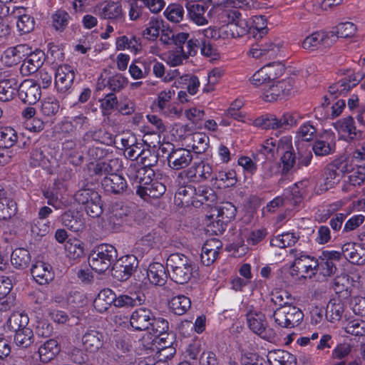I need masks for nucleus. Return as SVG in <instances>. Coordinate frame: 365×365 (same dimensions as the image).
Listing matches in <instances>:
<instances>
[{
  "mask_svg": "<svg viewBox=\"0 0 365 365\" xmlns=\"http://www.w3.org/2000/svg\"><path fill=\"white\" fill-rule=\"evenodd\" d=\"M166 268L171 280L179 284H185L193 277L195 264L185 255L173 253L167 259Z\"/></svg>",
  "mask_w": 365,
  "mask_h": 365,
  "instance_id": "nucleus-1",
  "label": "nucleus"
},
{
  "mask_svg": "<svg viewBox=\"0 0 365 365\" xmlns=\"http://www.w3.org/2000/svg\"><path fill=\"white\" fill-rule=\"evenodd\" d=\"M118 257L115 247L110 244L96 246L89 254L88 264L98 273H103L114 264Z\"/></svg>",
  "mask_w": 365,
  "mask_h": 365,
  "instance_id": "nucleus-2",
  "label": "nucleus"
},
{
  "mask_svg": "<svg viewBox=\"0 0 365 365\" xmlns=\"http://www.w3.org/2000/svg\"><path fill=\"white\" fill-rule=\"evenodd\" d=\"M296 113L285 112L277 118L274 115H267L255 120L257 126L262 129H289L296 126L299 118Z\"/></svg>",
  "mask_w": 365,
  "mask_h": 365,
  "instance_id": "nucleus-3",
  "label": "nucleus"
},
{
  "mask_svg": "<svg viewBox=\"0 0 365 365\" xmlns=\"http://www.w3.org/2000/svg\"><path fill=\"white\" fill-rule=\"evenodd\" d=\"M275 323L282 328L292 329L299 326L303 320L302 311L291 304L278 307L273 313Z\"/></svg>",
  "mask_w": 365,
  "mask_h": 365,
  "instance_id": "nucleus-4",
  "label": "nucleus"
},
{
  "mask_svg": "<svg viewBox=\"0 0 365 365\" xmlns=\"http://www.w3.org/2000/svg\"><path fill=\"white\" fill-rule=\"evenodd\" d=\"M292 93L293 85L291 79L270 82L262 88V99L267 102H273L290 96Z\"/></svg>",
  "mask_w": 365,
  "mask_h": 365,
  "instance_id": "nucleus-5",
  "label": "nucleus"
},
{
  "mask_svg": "<svg viewBox=\"0 0 365 365\" xmlns=\"http://www.w3.org/2000/svg\"><path fill=\"white\" fill-rule=\"evenodd\" d=\"M138 267V260L135 255L123 256L114 262L112 276L118 281H126L136 271Z\"/></svg>",
  "mask_w": 365,
  "mask_h": 365,
  "instance_id": "nucleus-6",
  "label": "nucleus"
},
{
  "mask_svg": "<svg viewBox=\"0 0 365 365\" xmlns=\"http://www.w3.org/2000/svg\"><path fill=\"white\" fill-rule=\"evenodd\" d=\"M212 168L205 161L194 163L192 166L178 173L177 179H187L190 182H201L212 178Z\"/></svg>",
  "mask_w": 365,
  "mask_h": 365,
  "instance_id": "nucleus-7",
  "label": "nucleus"
},
{
  "mask_svg": "<svg viewBox=\"0 0 365 365\" xmlns=\"http://www.w3.org/2000/svg\"><path fill=\"white\" fill-rule=\"evenodd\" d=\"M300 257L301 258L292 262L291 266L292 274L303 278H312L317 271L319 260L306 254Z\"/></svg>",
  "mask_w": 365,
  "mask_h": 365,
  "instance_id": "nucleus-8",
  "label": "nucleus"
},
{
  "mask_svg": "<svg viewBox=\"0 0 365 365\" xmlns=\"http://www.w3.org/2000/svg\"><path fill=\"white\" fill-rule=\"evenodd\" d=\"M75 73L73 68L67 64L58 66L55 73V86L58 93H68L71 92Z\"/></svg>",
  "mask_w": 365,
  "mask_h": 365,
  "instance_id": "nucleus-9",
  "label": "nucleus"
},
{
  "mask_svg": "<svg viewBox=\"0 0 365 365\" xmlns=\"http://www.w3.org/2000/svg\"><path fill=\"white\" fill-rule=\"evenodd\" d=\"M282 43H274L269 39H261L252 46L250 53L253 58H264L272 59L277 56Z\"/></svg>",
  "mask_w": 365,
  "mask_h": 365,
  "instance_id": "nucleus-10",
  "label": "nucleus"
},
{
  "mask_svg": "<svg viewBox=\"0 0 365 365\" xmlns=\"http://www.w3.org/2000/svg\"><path fill=\"white\" fill-rule=\"evenodd\" d=\"M334 127L339 133L346 134V140L348 142L360 140L365 137V131L361 128H356L351 116L338 120L334 123Z\"/></svg>",
  "mask_w": 365,
  "mask_h": 365,
  "instance_id": "nucleus-11",
  "label": "nucleus"
},
{
  "mask_svg": "<svg viewBox=\"0 0 365 365\" xmlns=\"http://www.w3.org/2000/svg\"><path fill=\"white\" fill-rule=\"evenodd\" d=\"M17 92L19 98L29 105L36 103L41 94L40 85L32 79H26L18 85Z\"/></svg>",
  "mask_w": 365,
  "mask_h": 365,
  "instance_id": "nucleus-12",
  "label": "nucleus"
},
{
  "mask_svg": "<svg viewBox=\"0 0 365 365\" xmlns=\"http://www.w3.org/2000/svg\"><path fill=\"white\" fill-rule=\"evenodd\" d=\"M334 36V32H314L307 36L302 43L303 48L314 51L321 46L324 47L330 46L334 41L331 37Z\"/></svg>",
  "mask_w": 365,
  "mask_h": 365,
  "instance_id": "nucleus-13",
  "label": "nucleus"
},
{
  "mask_svg": "<svg viewBox=\"0 0 365 365\" xmlns=\"http://www.w3.org/2000/svg\"><path fill=\"white\" fill-rule=\"evenodd\" d=\"M45 53L42 50L36 49L24 60L20 73L24 76H29L38 71L45 61Z\"/></svg>",
  "mask_w": 365,
  "mask_h": 365,
  "instance_id": "nucleus-14",
  "label": "nucleus"
},
{
  "mask_svg": "<svg viewBox=\"0 0 365 365\" xmlns=\"http://www.w3.org/2000/svg\"><path fill=\"white\" fill-rule=\"evenodd\" d=\"M59 351L60 348L57 341L49 339L38 348H34V352L31 355V358L36 362L39 361L42 363H48L55 357Z\"/></svg>",
  "mask_w": 365,
  "mask_h": 365,
  "instance_id": "nucleus-15",
  "label": "nucleus"
},
{
  "mask_svg": "<svg viewBox=\"0 0 365 365\" xmlns=\"http://www.w3.org/2000/svg\"><path fill=\"white\" fill-rule=\"evenodd\" d=\"M166 187L164 184L150 179L148 182H143L142 185L136 187V194L144 200H149L151 198H158L165 192Z\"/></svg>",
  "mask_w": 365,
  "mask_h": 365,
  "instance_id": "nucleus-16",
  "label": "nucleus"
},
{
  "mask_svg": "<svg viewBox=\"0 0 365 365\" xmlns=\"http://www.w3.org/2000/svg\"><path fill=\"white\" fill-rule=\"evenodd\" d=\"M341 254L351 264H365V247L359 243L349 242L344 244L341 247Z\"/></svg>",
  "mask_w": 365,
  "mask_h": 365,
  "instance_id": "nucleus-17",
  "label": "nucleus"
},
{
  "mask_svg": "<svg viewBox=\"0 0 365 365\" xmlns=\"http://www.w3.org/2000/svg\"><path fill=\"white\" fill-rule=\"evenodd\" d=\"M247 322L249 328L256 334L267 339L272 333H267V322L266 317L260 312L251 311L247 314Z\"/></svg>",
  "mask_w": 365,
  "mask_h": 365,
  "instance_id": "nucleus-18",
  "label": "nucleus"
},
{
  "mask_svg": "<svg viewBox=\"0 0 365 365\" xmlns=\"http://www.w3.org/2000/svg\"><path fill=\"white\" fill-rule=\"evenodd\" d=\"M193 159L190 150L185 148L173 149L168 154V164L173 170H178L187 168Z\"/></svg>",
  "mask_w": 365,
  "mask_h": 365,
  "instance_id": "nucleus-19",
  "label": "nucleus"
},
{
  "mask_svg": "<svg viewBox=\"0 0 365 365\" xmlns=\"http://www.w3.org/2000/svg\"><path fill=\"white\" fill-rule=\"evenodd\" d=\"M126 175L132 181L133 188L136 190V187L143 186V182H147L151 179L150 176L154 175V171L152 169L131 163L127 168Z\"/></svg>",
  "mask_w": 365,
  "mask_h": 365,
  "instance_id": "nucleus-20",
  "label": "nucleus"
},
{
  "mask_svg": "<svg viewBox=\"0 0 365 365\" xmlns=\"http://www.w3.org/2000/svg\"><path fill=\"white\" fill-rule=\"evenodd\" d=\"M169 329L168 322L162 317H155L153 314L152 320L150 321V326L146 330L150 334H153L156 338H160V341L163 343V348L168 347L173 344L172 339L168 340V337H163L165 335L168 336L167 333Z\"/></svg>",
  "mask_w": 365,
  "mask_h": 365,
  "instance_id": "nucleus-21",
  "label": "nucleus"
},
{
  "mask_svg": "<svg viewBox=\"0 0 365 365\" xmlns=\"http://www.w3.org/2000/svg\"><path fill=\"white\" fill-rule=\"evenodd\" d=\"M190 19L197 25L203 26L208 24L211 10L207 11L208 6L205 4L187 2L186 4Z\"/></svg>",
  "mask_w": 365,
  "mask_h": 365,
  "instance_id": "nucleus-22",
  "label": "nucleus"
},
{
  "mask_svg": "<svg viewBox=\"0 0 365 365\" xmlns=\"http://www.w3.org/2000/svg\"><path fill=\"white\" fill-rule=\"evenodd\" d=\"M153 312L147 308L135 309L130 318V326L136 331H146L150 326Z\"/></svg>",
  "mask_w": 365,
  "mask_h": 365,
  "instance_id": "nucleus-23",
  "label": "nucleus"
},
{
  "mask_svg": "<svg viewBox=\"0 0 365 365\" xmlns=\"http://www.w3.org/2000/svg\"><path fill=\"white\" fill-rule=\"evenodd\" d=\"M98 15L104 19H108L113 22L122 23L124 14L122 6L119 2L108 1L102 4L98 7Z\"/></svg>",
  "mask_w": 365,
  "mask_h": 365,
  "instance_id": "nucleus-24",
  "label": "nucleus"
},
{
  "mask_svg": "<svg viewBox=\"0 0 365 365\" xmlns=\"http://www.w3.org/2000/svg\"><path fill=\"white\" fill-rule=\"evenodd\" d=\"M31 274L34 279L41 285L48 284L54 277L51 265L42 261L36 262L32 265Z\"/></svg>",
  "mask_w": 365,
  "mask_h": 365,
  "instance_id": "nucleus-25",
  "label": "nucleus"
},
{
  "mask_svg": "<svg viewBox=\"0 0 365 365\" xmlns=\"http://www.w3.org/2000/svg\"><path fill=\"white\" fill-rule=\"evenodd\" d=\"M101 184L106 192L114 195L123 194L127 190L128 187L125 179L120 175L106 176L103 179Z\"/></svg>",
  "mask_w": 365,
  "mask_h": 365,
  "instance_id": "nucleus-26",
  "label": "nucleus"
},
{
  "mask_svg": "<svg viewBox=\"0 0 365 365\" xmlns=\"http://www.w3.org/2000/svg\"><path fill=\"white\" fill-rule=\"evenodd\" d=\"M195 187L190 184L181 185L175 192L174 202L175 205L180 207H188L194 205V197Z\"/></svg>",
  "mask_w": 365,
  "mask_h": 365,
  "instance_id": "nucleus-27",
  "label": "nucleus"
},
{
  "mask_svg": "<svg viewBox=\"0 0 365 365\" xmlns=\"http://www.w3.org/2000/svg\"><path fill=\"white\" fill-rule=\"evenodd\" d=\"M84 349L90 353H95L103 346V334L97 330H88L82 336Z\"/></svg>",
  "mask_w": 365,
  "mask_h": 365,
  "instance_id": "nucleus-28",
  "label": "nucleus"
},
{
  "mask_svg": "<svg viewBox=\"0 0 365 365\" xmlns=\"http://www.w3.org/2000/svg\"><path fill=\"white\" fill-rule=\"evenodd\" d=\"M276 139L269 138L260 145L257 150V153L254 155L255 163H264L267 160H274L276 153Z\"/></svg>",
  "mask_w": 365,
  "mask_h": 365,
  "instance_id": "nucleus-29",
  "label": "nucleus"
},
{
  "mask_svg": "<svg viewBox=\"0 0 365 365\" xmlns=\"http://www.w3.org/2000/svg\"><path fill=\"white\" fill-rule=\"evenodd\" d=\"M61 221L64 226L73 232H79L84 229V218L78 212L68 210L61 215Z\"/></svg>",
  "mask_w": 365,
  "mask_h": 365,
  "instance_id": "nucleus-30",
  "label": "nucleus"
},
{
  "mask_svg": "<svg viewBox=\"0 0 365 365\" xmlns=\"http://www.w3.org/2000/svg\"><path fill=\"white\" fill-rule=\"evenodd\" d=\"M116 295L110 289H103L98 294L93 302L96 309L99 312L107 311L110 307L115 304Z\"/></svg>",
  "mask_w": 365,
  "mask_h": 365,
  "instance_id": "nucleus-31",
  "label": "nucleus"
},
{
  "mask_svg": "<svg viewBox=\"0 0 365 365\" xmlns=\"http://www.w3.org/2000/svg\"><path fill=\"white\" fill-rule=\"evenodd\" d=\"M268 361L271 365H296L297 358L287 351L276 349L269 351Z\"/></svg>",
  "mask_w": 365,
  "mask_h": 365,
  "instance_id": "nucleus-32",
  "label": "nucleus"
},
{
  "mask_svg": "<svg viewBox=\"0 0 365 365\" xmlns=\"http://www.w3.org/2000/svg\"><path fill=\"white\" fill-rule=\"evenodd\" d=\"M147 277L151 284L158 286L164 285L167 279L165 267L158 262L150 264L147 270Z\"/></svg>",
  "mask_w": 365,
  "mask_h": 365,
  "instance_id": "nucleus-33",
  "label": "nucleus"
},
{
  "mask_svg": "<svg viewBox=\"0 0 365 365\" xmlns=\"http://www.w3.org/2000/svg\"><path fill=\"white\" fill-rule=\"evenodd\" d=\"M145 297L143 294H132L131 295L120 294L116 297L115 307L129 308L141 305L145 302Z\"/></svg>",
  "mask_w": 365,
  "mask_h": 365,
  "instance_id": "nucleus-34",
  "label": "nucleus"
},
{
  "mask_svg": "<svg viewBox=\"0 0 365 365\" xmlns=\"http://www.w3.org/2000/svg\"><path fill=\"white\" fill-rule=\"evenodd\" d=\"M18 90V81L10 78L0 81V101L6 102L14 98Z\"/></svg>",
  "mask_w": 365,
  "mask_h": 365,
  "instance_id": "nucleus-35",
  "label": "nucleus"
},
{
  "mask_svg": "<svg viewBox=\"0 0 365 365\" xmlns=\"http://www.w3.org/2000/svg\"><path fill=\"white\" fill-rule=\"evenodd\" d=\"M31 261L29 252L24 248H16L11 255L12 265L19 269H24L29 267Z\"/></svg>",
  "mask_w": 365,
  "mask_h": 365,
  "instance_id": "nucleus-36",
  "label": "nucleus"
},
{
  "mask_svg": "<svg viewBox=\"0 0 365 365\" xmlns=\"http://www.w3.org/2000/svg\"><path fill=\"white\" fill-rule=\"evenodd\" d=\"M34 340L35 337L33 330L29 327L20 329L19 331L15 333L14 337L16 345L24 349L32 348Z\"/></svg>",
  "mask_w": 365,
  "mask_h": 365,
  "instance_id": "nucleus-37",
  "label": "nucleus"
},
{
  "mask_svg": "<svg viewBox=\"0 0 365 365\" xmlns=\"http://www.w3.org/2000/svg\"><path fill=\"white\" fill-rule=\"evenodd\" d=\"M190 307V299L184 295L175 296L170 302V307L176 315L185 314Z\"/></svg>",
  "mask_w": 365,
  "mask_h": 365,
  "instance_id": "nucleus-38",
  "label": "nucleus"
},
{
  "mask_svg": "<svg viewBox=\"0 0 365 365\" xmlns=\"http://www.w3.org/2000/svg\"><path fill=\"white\" fill-rule=\"evenodd\" d=\"M344 310V304L340 300L331 299L327 305L326 318L331 322L339 321L342 316Z\"/></svg>",
  "mask_w": 365,
  "mask_h": 365,
  "instance_id": "nucleus-39",
  "label": "nucleus"
},
{
  "mask_svg": "<svg viewBox=\"0 0 365 365\" xmlns=\"http://www.w3.org/2000/svg\"><path fill=\"white\" fill-rule=\"evenodd\" d=\"M272 65V63H268L255 72L251 79L252 83L257 87L263 86L264 88L270 83L271 80L274 78V76L269 73Z\"/></svg>",
  "mask_w": 365,
  "mask_h": 365,
  "instance_id": "nucleus-40",
  "label": "nucleus"
},
{
  "mask_svg": "<svg viewBox=\"0 0 365 365\" xmlns=\"http://www.w3.org/2000/svg\"><path fill=\"white\" fill-rule=\"evenodd\" d=\"M192 149L197 154L204 153L209 148L210 138L204 133H195L191 135Z\"/></svg>",
  "mask_w": 365,
  "mask_h": 365,
  "instance_id": "nucleus-41",
  "label": "nucleus"
},
{
  "mask_svg": "<svg viewBox=\"0 0 365 365\" xmlns=\"http://www.w3.org/2000/svg\"><path fill=\"white\" fill-rule=\"evenodd\" d=\"M29 319L28 316L23 313H13L8 319L7 325L9 329L15 333L19 331L20 329L28 327Z\"/></svg>",
  "mask_w": 365,
  "mask_h": 365,
  "instance_id": "nucleus-42",
  "label": "nucleus"
},
{
  "mask_svg": "<svg viewBox=\"0 0 365 365\" xmlns=\"http://www.w3.org/2000/svg\"><path fill=\"white\" fill-rule=\"evenodd\" d=\"M91 197L88 199V202H85V204H82L84 206L85 211L87 215L91 217H98L103 212V202L101 200V197L99 193L96 191V199L90 200Z\"/></svg>",
  "mask_w": 365,
  "mask_h": 365,
  "instance_id": "nucleus-43",
  "label": "nucleus"
},
{
  "mask_svg": "<svg viewBox=\"0 0 365 365\" xmlns=\"http://www.w3.org/2000/svg\"><path fill=\"white\" fill-rule=\"evenodd\" d=\"M17 139V133L12 128H0V147L8 149L16 143Z\"/></svg>",
  "mask_w": 365,
  "mask_h": 365,
  "instance_id": "nucleus-44",
  "label": "nucleus"
},
{
  "mask_svg": "<svg viewBox=\"0 0 365 365\" xmlns=\"http://www.w3.org/2000/svg\"><path fill=\"white\" fill-rule=\"evenodd\" d=\"M298 239L299 236H297L294 233L286 232L273 237L270 240V245L279 248H284L294 245Z\"/></svg>",
  "mask_w": 365,
  "mask_h": 365,
  "instance_id": "nucleus-45",
  "label": "nucleus"
},
{
  "mask_svg": "<svg viewBox=\"0 0 365 365\" xmlns=\"http://www.w3.org/2000/svg\"><path fill=\"white\" fill-rule=\"evenodd\" d=\"M85 137L88 138H91L96 141L107 145H112L115 143L113 135L110 133L102 128L88 131L86 133Z\"/></svg>",
  "mask_w": 365,
  "mask_h": 365,
  "instance_id": "nucleus-46",
  "label": "nucleus"
},
{
  "mask_svg": "<svg viewBox=\"0 0 365 365\" xmlns=\"http://www.w3.org/2000/svg\"><path fill=\"white\" fill-rule=\"evenodd\" d=\"M356 29V26L351 22L347 21L341 23L331 31L334 32V36L331 37V39L335 40L336 38H351L354 36Z\"/></svg>",
  "mask_w": 365,
  "mask_h": 365,
  "instance_id": "nucleus-47",
  "label": "nucleus"
},
{
  "mask_svg": "<svg viewBox=\"0 0 365 365\" xmlns=\"http://www.w3.org/2000/svg\"><path fill=\"white\" fill-rule=\"evenodd\" d=\"M195 192L194 202H197L204 204L208 202H212L215 200V194L210 187L200 185L197 188L195 187Z\"/></svg>",
  "mask_w": 365,
  "mask_h": 365,
  "instance_id": "nucleus-48",
  "label": "nucleus"
},
{
  "mask_svg": "<svg viewBox=\"0 0 365 365\" xmlns=\"http://www.w3.org/2000/svg\"><path fill=\"white\" fill-rule=\"evenodd\" d=\"M163 21L158 19H152L148 26L143 30V36L148 40H155L159 36L160 31L163 28Z\"/></svg>",
  "mask_w": 365,
  "mask_h": 365,
  "instance_id": "nucleus-49",
  "label": "nucleus"
},
{
  "mask_svg": "<svg viewBox=\"0 0 365 365\" xmlns=\"http://www.w3.org/2000/svg\"><path fill=\"white\" fill-rule=\"evenodd\" d=\"M217 217H220V219L226 221L227 222L233 220L235 217L237 212L235 206L230 202L222 203L221 205L217 207Z\"/></svg>",
  "mask_w": 365,
  "mask_h": 365,
  "instance_id": "nucleus-50",
  "label": "nucleus"
},
{
  "mask_svg": "<svg viewBox=\"0 0 365 365\" xmlns=\"http://www.w3.org/2000/svg\"><path fill=\"white\" fill-rule=\"evenodd\" d=\"M71 19L70 15L64 10L58 9L52 15L53 26L58 31H63Z\"/></svg>",
  "mask_w": 365,
  "mask_h": 365,
  "instance_id": "nucleus-51",
  "label": "nucleus"
},
{
  "mask_svg": "<svg viewBox=\"0 0 365 365\" xmlns=\"http://www.w3.org/2000/svg\"><path fill=\"white\" fill-rule=\"evenodd\" d=\"M17 204L14 200L0 201V219L8 220L16 215Z\"/></svg>",
  "mask_w": 365,
  "mask_h": 365,
  "instance_id": "nucleus-52",
  "label": "nucleus"
},
{
  "mask_svg": "<svg viewBox=\"0 0 365 365\" xmlns=\"http://www.w3.org/2000/svg\"><path fill=\"white\" fill-rule=\"evenodd\" d=\"M66 250L68 252L70 257L73 259L79 258L83 255L84 245L80 240L74 239L73 241L68 240L65 245Z\"/></svg>",
  "mask_w": 365,
  "mask_h": 365,
  "instance_id": "nucleus-53",
  "label": "nucleus"
},
{
  "mask_svg": "<svg viewBox=\"0 0 365 365\" xmlns=\"http://www.w3.org/2000/svg\"><path fill=\"white\" fill-rule=\"evenodd\" d=\"M347 83V81L341 79L329 86V96L331 97L332 100L336 99L341 96H344L350 91V86Z\"/></svg>",
  "mask_w": 365,
  "mask_h": 365,
  "instance_id": "nucleus-54",
  "label": "nucleus"
},
{
  "mask_svg": "<svg viewBox=\"0 0 365 365\" xmlns=\"http://www.w3.org/2000/svg\"><path fill=\"white\" fill-rule=\"evenodd\" d=\"M16 26L21 34H29L34 30L35 21L30 15L24 14L19 17Z\"/></svg>",
  "mask_w": 365,
  "mask_h": 365,
  "instance_id": "nucleus-55",
  "label": "nucleus"
},
{
  "mask_svg": "<svg viewBox=\"0 0 365 365\" xmlns=\"http://www.w3.org/2000/svg\"><path fill=\"white\" fill-rule=\"evenodd\" d=\"M312 150L316 155L324 156L334 152L335 144H331L322 140H318L313 144Z\"/></svg>",
  "mask_w": 365,
  "mask_h": 365,
  "instance_id": "nucleus-56",
  "label": "nucleus"
},
{
  "mask_svg": "<svg viewBox=\"0 0 365 365\" xmlns=\"http://www.w3.org/2000/svg\"><path fill=\"white\" fill-rule=\"evenodd\" d=\"M317 132V128L311 121H308L299 127L297 134L303 140L310 141L315 138Z\"/></svg>",
  "mask_w": 365,
  "mask_h": 365,
  "instance_id": "nucleus-57",
  "label": "nucleus"
},
{
  "mask_svg": "<svg viewBox=\"0 0 365 365\" xmlns=\"http://www.w3.org/2000/svg\"><path fill=\"white\" fill-rule=\"evenodd\" d=\"M282 173H287L292 169H297L296 155L293 150H286L281 157Z\"/></svg>",
  "mask_w": 365,
  "mask_h": 365,
  "instance_id": "nucleus-58",
  "label": "nucleus"
},
{
  "mask_svg": "<svg viewBox=\"0 0 365 365\" xmlns=\"http://www.w3.org/2000/svg\"><path fill=\"white\" fill-rule=\"evenodd\" d=\"M89 197H91V200L92 198L96 200V191L92 188L88 187V185H86L81 189L78 190L73 195L74 200L80 205L88 202V199Z\"/></svg>",
  "mask_w": 365,
  "mask_h": 365,
  "instance_id": "nucleus-59",
  "label": "nucleus"
},
{
  "mask_svg": "<svg viewBox=\"0 0 365 365\" xmlns=\"http://www.w3.org/2000/svg\"><path fill=\"white\" fill-rule=\"evenodd\" d=\"M184 10L180 4H170L164 11L165 16L173 22H180L183 17Z\"/></svg>",
  "mask_w": 365,
  "mask_h": 365,
  "instance_id": "nucleus-60",
  "label": "nucleus"
},
{
  "mask_svg": "<svg viewBox=\"0 0 365 365\" xmlns=\"http://www.w3.org/2000/svg\"><path fill=\"white\" fill-rule=\"evenodd\" d=\"M346 333L354 336L365 335V321L361 319H353L347 323L345 327Z\"/></svg>",
  "mask_w": 365,
  "mask_h": 365,
  "instance_id": "nucleus-61",
  "label": "nucleus"
},
{
  "mask_svg": "<svg viewBox=\"0 0 365 365\" xmlns=\"http://www.w3.org/2000/svg\"><path fill=\"white\" fill-rule=\"evenodd\" d=\"M59 107L57 100L48 98L41 102V111L46 116H53L58 113Z\"/></svg>",
  "mask_w": 365,
  "mask_h": 365,
  "instance_id": "nucleus-62",
  "label": "nucleus"
},
{
  "mask_svg": "<svg viewBox=\"0 0 365 365\" xmlns=\"http://www.w3.org/2000/svg\"><path fill=\"white\" fill-rule=\"evenodd\" d=\"M101 109L103 116H108L118 103L115 94L108 93L101 101Z\"/></svg>",
  "mask_w": 365,
  "mask_h": 365,
  "instance_id": "nucleus-63",
  "label": "nucleus"
},
{
  "mask_svg": "<svg viewBox=\"0 0 365 365\" xmlns=\"http://www.w3.org/2000/svg\"><path fill=\"white\" fill-rule=\"evenodd\" d=\"M148 70L145 63L141 61H134L129 67L130 76L134 79L145 78L148 73Z\"/></svg>",
  "mask_w": 365,
  "mask_h": 365,
  "instance_id": "nucleus-64",
  "label": "nucleus"
}]
</instances>
